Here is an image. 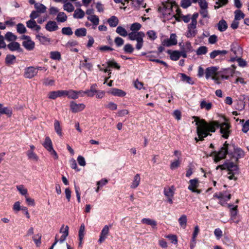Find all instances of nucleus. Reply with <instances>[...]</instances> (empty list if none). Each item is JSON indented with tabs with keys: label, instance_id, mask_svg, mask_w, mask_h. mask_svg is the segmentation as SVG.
Here are the masks:
<instances>
[{
	"label": "nucleus",
	"instance_id": "obj_1",
	"mask_svg": "<svg viewBox=\"0 0 249 249\" xmlns=\"http://www.w3.org/2000/svg\"><path fill=\"white\" fill-rule=\"evenodd\" d=\"M193 118L196 122V133L198 138L196 137V142L199 141H202L204 138L209 135H211L210 132H215L216 128H220V132L222 134V137L225 139H228L229 137L231 126L227 123L220 124L218 121H212L207 122L205 119H200L197 116H193Z\"/></svg>",
	"mask_w": 249,
	"mask_h": 249
},
{
	"label": "nucleus",
	"instance_id": "obj_2",
	"mask_svg": "<svg viewBox=\"0 0 249 249\" xmlns=\"http://www.w3.org/2000/svg\"><path fill=\"white\" fill-rule=\"evenodd\" d=\"M244 156V152L233 144H229L225 142L218 151H214L206 156Z\"/></svg>",
	"mask_w": 249,
	"mask_h": 249
},
{
	"label": "nucleus",
	"instance_id": "obj_3",
	"mask_svg": "<svg viewBox=\"0 0 249 249\" xmlns=\"http://www.w3.org/2000/svg\"><path fill=\"white\" fill-rule=\"evenodd\" d=\"M218 168H220L221 170L227 169L229 171L228 175H229L228 178L231 180L236 179L234 176L239 173V168L237 165L229 161H226L223 164L218 165L216 167V169Z\"/></svg>",
	"mask_w": 249,
	"mask_h": 249
},
{
	"label": "nucleus",
	"instance_id": "obj_4",
	"mask_svg": "<svg viewBox=\"0 0 249 249\" xmlns=\"http://www.w3.org/2000/svg\"><path fill=\"white\" fill-rule=\"evenodd\" d=\"M218 78L215 76L213 78V80L215 81H219L222 79H228L230 76H232L234 74V70H231L230 68L223 69L218 71Z\"/></svg>",
	"mask_w": 249,
	"mask_h": 249
},
{
	"label": "nucleus",
	"instance_id": "obj_5",
	"mask_svg": "<svg viewBox=\"0 0 249 249\" xmlns=\"http://www.w3.org/2000/svg\"><path fill=\"white\" fill-rule=\"evenodd\" d=\"M218 68L216 67H210L206 68L205 72V77L207 79H209L210 78H212L213 80V78L215 76L218 78V72L217 71Z\"/></svg>",
	"mask_w": 249,
	"mask_h": 249
},
{
	"label": "nucleus",
	"instance_id": "obj_6",
	"mask_svg": "<svg viewBox=\"0 0 249 249\" xmlns=\"http://www.w3.org/2000/svg\"><path fill=\"white\" fill-rule=\"evenodd\" d=\"M175 188L174 186L171 187H166L164 188V195L168 198V201L171 204H173V197L174 195Z\"/></svg>",
	"mask_w": 249,
	"mask_h": 249
},
{
	"label": "nucleus",
	"instance_id": "obj_7",
	"mask_svg": "<svg viewBox=\"0 0 249 249\" xmlns=\"http://www.w3.org/2000/svg\"><path fill=\"white\" fill-rule=\"evenodd\" d=\"M177 36L176 34L173 33L170 35L169 39H165L162 42L163 46L170 47L177 44Z\"/></svg>",
	"mask_w": 249,
	"mask_h": 249
},
{
	"label": "nucleus",
	"instance_id": "obj_8",
	"mask_svg": "<svg viewBox=\"0 0 249 249\" xmlns=\"http://www.w3.org/2000/svg\"><path fill=\"white\" fill-rule=\"evenodd\" d=\"M43 145L48 151L50 152V154L54 155V156H57L56 152L53 147L52 141L49 136L45 137Z\"/></svg>",
	"mask_w": 249,
	"mask_h": 249
},
{
	"label": "nucleus",
	"instance_id": "obj_9",
	"mask_svg": "<svg viewBox=\"0 0 249 249\" xmlns=\"http://www.w3.org/2000/svg\"><path fill=\"white\" fill-rule=\"evenodd\" d=\"M70 107L72 112L76 113L84 110L86 106L83 103L77 104L72 101L70 102Z\"/></svg>",
	"mask_w": 249,
	"mask_h": 249
},
{
	"label": "nucleus",
	"instance_id": "obj_10",
	"mask_svg": "<svg viewBox=\"0 0 249 249\" xmlns=\"http://www.w3.org/2000/svg\"><path fill=\"white\" fill-rule=\"evenodd\" d=\"M37 74V70L35 67L30 66L25 69L24 73V77L31 79Z\"/></svg>",
	"mask_w": 249,
	"mask_h": 249
},
{
	"label": "nucleus",
	"instance_id": "obj_11",
	"mask_svg": "<svg viewBox=\"0 0 249 249\" xmlns=\"http://www.w3.org/2000/svg\"><path fill=\"white\" fill-rule=\"evenodd\" d=\"M198 186V180L197 179L195 178L191 179L189 181V185L188 187V189L193 193H196L197 194H199L201 193V191L196 189Z\"/></svg>",
	"mask_w": 249,
	"mask_h": 249
},
{
	"label": "nucleus",
	"instance_id": "obj_12",
	"mask_svg": "<svg viewBox=\"0 0 249 249\" xmlns=\"http://www.w3.org/2000/svg\"><path fill=\"white\" fill-rule=\"evenodd\" d=\"M7 48L12 52L18 51L19 52H22V49L20 48V44L16 41L10 42L7 46Z\"/></svg>",
	"mask_w": 249,
	"mask_h": 249
},
{
	"label": "nucleus",
	"instance_id": "obj_13",
	"mask_svg": "<svg viewBox=\"0 0 249 249\" xmlns=\"http://www.w3.org/2000/svg\"><path fill=\"white\" fill-rule=\"evenodd\" d=\"M128 38L131 40H137L138 39L143 37L145 34L143 32H139L137 33L132 32L130 33L128 35Z\"/></svg>",
	"mask_w": 249,
	"mask_h": 249
},
{
	"label": "nucleus",
	"instance_id": "obj_14",
	"mask_svg": "<svg viewBox=\"0 0 249 249\" xmlns=\"http://www.w3.org/2000/svg\"><path fill=\"white\" fill-rule=\"evenodd\" d=\"M45 29L49 32H53L56 31L58 29V27L54 21H49L46 24Z\"/></svg>",
	"mask_w": 249,
	"mask_h": 249
},
{
	"label": "nucleus",
	"instance_id": "obj_15",
	"mask_svg": "<svg viewBox=\"0 0 249 249\" xmlns=\"http://www.w3.org/2000/svg\"><path fill=\"white\" fill-rule=\"evenodd\" d=\"M109 92L113 96L121 97H124L126 95V92L125 91L121 89L117 88L111 89Z\"/></svg>",
	"mask_w": 249,
	"mask_h": 249
},
{
	"label": "nucleus",
	"instance_id": "obj_16",
	"mask_svg": "<svg viewBox=\"0 0 249 249\" xmlns=\"http://www.w3.org/2000/svg\"><path fill=\"white\" fill-rule=\"evenodd\" d=\"M109 232V228L108 226L106 225L103 229L101 231L100 238L98 240V242L100 243H102L105 241V240L107 238V235L108 234Z\"/></svg>",
	"mask_w": 249,
	"mask_h": 249
},
{
	"label": "nucleus",
	"instance_id": "obj_17",
	"mask_svg": "<svg viewBox=\"0 0 249 249\" xmlns=\"http://www.w3.org/2000/svg\"><path fill=\"white\" fill-rule=\"evenodd\" d=\"M167 53L170 54V59L173 61H177L180 58V53L178 51L168 50Z\"/></svg>",
	"mask_w": 249,
	"mask_h": 249
},
{
	"label": "nucleus",
	"instance_id": "obj_18",
	"mask_svg": "<svg viewBox=\"0 0 249 249\" xmlns=\"http://www.w3.org/2000/svg\"><path fill=\"white\" fill-rule=\"evenodd\" d=\"M22 45L27 50L31 51L34 49L35 44V42L30 39H28L27 41H23Z\"/></svg>",
	"mask_w": 249,
	"mask_h": 249
},
{
	"label": "nucleus",
	"instance_id": "obj_19",
	"mask_svg": "<svg viewBox=\"0 0 249 249\" xmlns=\"http://www.w3.org/2000/svg\"><path fill=\"white\" fill-rule=\"evenodd\" d=\"M16 61V57L13 54H7L5 58V63L7 66L14 64Z\"/></svg>",
	"mask_w": 249,
	"mask_h": 249
},
{
	"label": "nucleus",
	"instance_id": "obj_20",
	"mask_svg": "<svg viewBox=\"0 0 249 249\" xmlns=\"http://www.w3.org/2000/svg\"><path fill=\"white\" fill-rule=\"evenodd\" d=\"M54 128L56 133L60 137L63 135L62 127L60 126V122L57 120H55L54 122Z\"/></svg>",
	"mask_w": 249,
	"mask_h": 249
},
{
	"label": "nucleus",
	"instance_id": "obj_21",
	"mask_svg": "<svg viewBox=\"0 0 249 249\" xmlns=\"http://www.w3.org/2000/svg\"><path fill=\"white\" fill-rule=\"evenodd\" d=\"M218 30L220 32H224L228 28V24L224 19L220 20L217 23Z\"/></svg>",
	"mask_w": 249,
	"mask_h": 249
},
{
	"label": "nucleus",
	"instance_id": "obj_22",
	"mask_svg": "<svg viewBox=\"0 0 249 249\" xmlns=\"http://www.w3.org/2000/svg\"><path fill=\"white\" fill-rule=\"evenodd\" d=\"M141 178L140 174H136L134 178V179L131 184L130 187L132 189L136 188L140 184Z\"/></svg>",
	"mask_w": 249,
	"mask_h": 249
},
{
	"label": "nucleus",
	"instance_id": "obj_23",
	"mask_svg": "<svg viewBox=\"0 0 249 249\" xmlns=\"http://www.w3.org/2000/svg\"><path fill=\"white\" fill-rule=\"evenodd\" d=\"M97 85L96 84H92L90 88V89H88L86 90V94L88 95V96L93 97L94 95V94L97 92V90L96 89Z\"/></svg>",
	"mask_w": 249,
	"mask_h": 249
},
{
	"label": "nucleus",
	"instance_id": "obj_24",
	"mask_svg": "<svg viewBox=\"0 0 249 249\" xmlns=\"http://www.w3.org/2000/svg\"><path fill=\"white\" fill-rule=\"evenodd\" d=\"M107 22L111 27H115L118 24L119 20L117 17L113 16L108 19Z\"/></svg>",
	"mask_w": 249,
	"mask_h": 249
},
{
	"label": "nucleus",
	"instance_id": "obj_25",
	"mask_svg": "<svg viewBox=\"0 0 249 249\" xmlns=\"http://www.w3.org/2000/svg\"><path fill=\"white\" fill-rule=\"evenodd\" d=\"M142 222L148 225H150L152 228H155L157 225V222L151 219L144 218L142 220Z\"/></svg>",
	"mask_w": 249,
	"mask_h": 249
},
{
	"label": "nucleus",
	"instance_id": "obj_26",
	"mask_svg": "<svg viewBox=\"0 0 249 249\" xmlns=\"http://www.w3.org/2000/svg\"><path fill=\"white\" fill-rule=\"evenodd\" d=\"M85 16V12L81 8H78L74 11L73 17L75 18H82Z\"/></svg>",
	"mask_w": 249,
	"mask_h": 249
},
{
	"label": "nucleus",
	"instance_id": "obj_27",
	"mask_svg": "<svg viewBox=\"0 0 249 249\" xmlns=\"http://www.w3.org/2000/svg\"><path fill=\"white\" fill-rule=\"evenodd\" d=\"M50 58L54 60H60L61 59V54L58 51H52L50 52Z\"/></svg>",
	"mask_w": 249,
	"mask_h": 249
},
{
	"label": "nucleus",
	"instance_id": "obj_28",
	"mask_svg": "<svg viewBox=\"0 0 249 249\" xmlns=\"http://www.w3.org/2000/svg\"><path fill=\"white\" fill-rule=\"evenodd\" d=\"M74 34L77 37L85 36L87 35V30L85 28H79L75 31Z\"/></svg>",
	"mask_w": 249,
	"mask_h": 249
},
{
	"label": "nucleus",
	"instance_id": "obj_29",
	"mask_svg": "<svg viewBox=\"0 0 249 249\" xmlns=\"http://www.w3.org/2000/svg\"><path fill=\"white\" fill-rule=\"evenodd\" d=\"M0 114H6L8 117H11L12 114V109L11 107H2L0 109Z\"/></svg>",
	"mask_w": 249,
	"mask_h": 249
},
{
	"label": "nucleus",
	"instance_id": "obj_30",
	"mask_svg": "<svg viewBox=\"0 0 249 249\" xmlns=\"http://www.w3.org/2000/svg\"><path fill=\"white\" fill-rule=\"evenodd\" d=\"M4 38L6 40L8 41L13 42L17 40V36L12 32H8L5 35Z\"/></svg>",
	"mask_w": 249,
	"mask_h": 249
},
{
	"label": "nucleus",
	"instance_id": "obj_31",
	"mask_svg": "<svg viewBox=\"0 0 249 249\" xmlns=\"http://www.w3.org/2000/svg\"><path fill=\"white\" fill-rule=\"evenodd\" d=\"M56 19L58 22H64L67 20V16L64 12H60L58 13Z\"/></svg>",
	"mask_w": 249,
	"mask_h": 249
},
{
	"label": "nucleus",
	"instance_id": "obj_32",
	"mask_svg": "<svg viewBox=\"0 0 249 249\" xmlns=\"http://www.w3.org/2000/svg\"><path fill=\"white\" fill-rule=\"evenodd\" d=\"M35 8L36 9V11L41 13H44L46 11V7L42 3H36L35 4Z\"/></svg>",
	"mask_w": 249,
	"mask_h": 249
},
{
	"label": "nucleus",
	"instance_id": "obj_33",
	"mask_svg": "<svg viewBox=\"0 0 249 249\" xmlns=\"http://www.w3.org/2000/svg\"><path fill=\"white\" fill-rule=\"evenodd\" d=\"M179 225L183 229H185L187 225V216L185 214L182 215L178 219Z\"/></svg>",
	"mask_w": 249,
	"mask_h": 249
},
{
	"label": "nucleus",
	"instance_id": "obj_34",
	"mask_svg": "<svg viewBox=\"0 0 249 249\" xmlns=\"http://www.w3.org/2000/svg\"><path fill=\"white\" fill-rule=\"evenodd\" d=\"M200 106L201 109L205 108L207 110H209L212 107V104L210 102L207 103L205 100H203L201 102Z\"/></svg>",
	"mask_w": 249,
	"mask_h": 249
},
{
	"label": "nucleus",
	"instance_id": "obj_35",
	"mask_svg": "<svg viewBox=\"0 0 249 249\" xmlns=\"http://www.w3.org/2000/svg\"><path fill=\"white\" fill-rule=\"evenodd\" d=\"M123 50L125 53L131 54L134 52V48L131 44L127 43L124 46Z\"/></svg>",
	"mask_w": 249,
	"mask_h": 249
},
{
	"label": "nucleus",
	"instance_id": "obj_36",
	"mask_svg": "<svg viewBox=\"0 0 249 249\" xmlns=\"http://www.w3.org/2000/svg\"><path fill=\"white\" fill-rule=\"evenodd\" d=\"M234 14L235 20H240L241 19H243L245 17V15L240 10L235 11Z\"/></svg>",
	"mask_w": 249,
	"mask_h": 249
},
{
	"label": "nucleus",
	"instance_id": "obj_37",
	"mask_svg": "<svg viewBox=\"0 0 249 249\" xmlns=\"http://www.w3.org/2000/svg\"><path fill=\"white\" fill-rule=\"evenodd\" d=\"M88 19L93 24V25L96 26L99 24V18L97 16L95 15H91L88 17Z\"/></svg>",
	"mask_w": 249,
	"mask_h": 249
},
{
	"label": "nucleus",
	"instance_id": "obj_38",
	"mask_svg": "<svg viewBox=\"0 0 249 249\" xmlns=\"http://www.w3.org/2000/svg\"><path fill=\"white\" fill-rule=\"evenodd\" d=\"M116 32L119 35L124 37L128 35L127 32L125 28L120 26L117 27L116 30Z\"/></svg>",
	"mask_w": 249,
	"mask_h": 249
},
{
	"label": "nucleus",
	"instance_id": "obj_39",
	"mask_svg": "<svg viewBox=\"0 0 249 249\" xmlns=\"http://www.w3.org/2000/svg\"><path fill=\"white\" fill-rule=\"evenodd\" d=\"M180 74L181 75V80L182 81L186 82L187 83L191 84V85L194 84V82L193 81L191 77L187 76V75H186L184 73H180Z\"/></svg>",
	"mask_w": 249,
	"mask_h": 249
},
{
	"label": "nucleus",
	"instance_id": "obj_40",
	"mask_svg": "<svg viewBox=\"0 0 249 249\" xmlns=\"http://www.w3.org/2000/svg\"><path fill=\"white\" fill-rule=\"evenodd\" d=\"M67 97L69 99L73 100H75L78 98V94H77L76 90L73 89L68 90Z\"/></svg>",
	"mask_w": 249,
	"mask_h": 249
},
{
	"label": "nucleus",
	"instance_id": "obj_41",
	"mask_svg": "<svg viewBox=\"0 0 249 249\" xmlns=\"http://www.w3.org/2000/svg\"><path fill=\"white\" fill-rule=\"evenodd\" d=\"M208 52V48L205 46L199 47L196 50V53L198 55L205 54Z\"/></svg>",
	"mask_w": 249,
	"mask_h": 249
},
{
	"label": "nucleus",
	"instance_id": "obj_42",
	"mask_svg": "<svg viewBox=\"0 0 249 249\" xmlns=\"http://www.w3.org/2000/svg\"><path fill=\"white\" fill-rule=\"evenodd\" d=\"M64 10L68 12H71L74 11V7L73 5L70 2L65 3L63 5Z\"/></svg>",
	"mask_w": 249,
	"mask_h": 249
},
{
	"label": "nucleus",
	"instance_id": "obj_43",
	"mask_svg": "<svg viewBox=\"0 0 249 249\" xmlns=\"http://www.w3.org/2000/svg\"><path fill=\"white\" fill-rule=\"evenodd\" d=\"M17 32L20 34H24L26 32V29L22 23H18L17 25Z\"/></svg>",
	"mask_w": 249,
	"mask_h": 249
},
{
	"label": "nucleus",
	"instance_id": "obj_44",
	"mask_svg": "<svg viewBox=\"0 0 249 249\" xmlns=\"http://www.w3.org/2000/svg\"><path fill=\"white\" fill-rule=\"evenodd\" d=\"M185 51L188 52H192L193 51L192 46L189 41L185 42L183 48H182L181 51Z\"/></svg>",
	"mask_w": 249,
	"mask_h": 249
},
{
	"label": "nucleus",
	"instance_id": "obj_45",
	"mask_svg": "<svg viewBox=\"0 0 249 249\" xmlns=\"http://www.w3.org/2000/svg\"><path fill=\"white\" fill-rule=\"evenodd\" d=\"M107 63L108 67L115 68L117 70L120 69V66H119L114 60H109Z\"/></svg>",
	"mask_w": 249,
	"mask_h": 249
},
{
	"label": "nucleus",
	"instance_id": "obj_46",
	"mask_svg": "<svg viewBox=\"0 0 249 249\" xmlns=\"http://www.w3.org/2000/svg\"><path fill=\"white\" fill-rule=\"evenodd\" d=\"M17 189L19 192L20 194L22 195L27 196V189H26L23 185H20L17 186Z\"/></svg>",
	"mask_w": 249,
	"mask_h": 249
},
{
	"label": "nucleus",
	"instance_id": "obj_47",
	"mask_svg": "<svg viewBox=\"0 0 249 249\" xmlns=\"http://www.w3.org/2000/svg\"><path fill=\"white\" fill-rule=\"evenodd\" d=\"M163 6L162 7L160 6L158 8V11L159 12H162V14L164 16L165 15L167 14V10L168 9V6L167 4H162Z\"/></svg>",
	"mask_w": 249,
	"mask_h": 249
},
{
	"label": "nucleus",
	"instance_id": "obj_48",
	"mask_svg": "<svg viewBox=\"0 0 249 249\" xmlns=\"http://www.w3.org/2000/svg\"><path fill=\"white\" fill-rule=\"evenodd\" d=\"M132 5L137 9H139L143 3V0H132Z\"/></svg>",
	"mask_w": 249,
	"mask_h": 249
},
{
	"label": "nucleus",
	"instance_id": "obj_49",
	"mask_svg": "<svg viewBox=\"0 0 249 249\" xmlns=\"http://www.w3.org/2000/svg\"><path fill=\"white\" fill-rule=\"evenodd\" d=\"M61 32L62 34L67 36H71L73 34L71 28L70 27H63L62 29Z\"/></svg>",
	"mask_w": 249,
	"mask_h": 249
},
{
	"label": "nucleus",
	"instance_id": "obj_50",
	"mask_svg": "<svg viewBox=\"0 0 249 249\" xmlns=\"http://www.w3.org/2000/svg\"><path fill=\"white\" fill-rule=\"evenodd\" d=\"M105 107L111 110H115L117 109V105L113 102H110L107 104L105 105Z\"/></svg>",
	"mask_w": 249,
	"mask_h": 249
},
{
	"label": "nucleus",
	"instance_id": "obj_51",
	"mask_svg": "<svg viewBox=\"0 0 249 249\" xmlns=\"http://www.w3.org/2000/svg\"><path fill=\"white\" fill-rule=\"evenodd\" d=\"M191 0H181L180 1V6L184 9L187 8L191 5Z\"/></svg>",
	"mask_w": 249,
	"mask_h": 249
},
{
	"label": "nucleus",
	"instance_id": "obj_52",
	"mask_svg": "<svg viewBox=\"0 0 249 249\" xmlns=\"http://www.w3.org/2000/svg\"><path fill=\"white\" fill-rule=\"evenodd\" d=\"M69 228L68 226H66L65 227L64 225H63L62 226L60 230V232L62 233L63 235L67 237L69 235Z\"/></svg>",
	"mask_w": 249,
	"mask_h": 249
},
{
	"label": "nucleus",
	"instance_id": "obj_53",
	"mask_svg": "<svg viewBox=\"0 0 249 249\" xmlns=\"http://www.w3.org/2000/svg\"><path fill=\"white\" fill-rule=\"evenodd\" d=\"M146 34L152 40H154L157 38L156 33L153 30L148 31Z\"/></svg>",
	"mask_w": 249,
	"mask_h": 249
},
{
	"label": "nucleus",
	"instance_id": "obj_54",
	"mask_svg": "<svg viewBox=\"0 0 249 249\" xmlns=\"http://www.w3.org/2000/svg\"><path fill=\"white\" fill-rule=\"evenodd\" d=\"M228 2V0H218L217 1L215 2L216 4L218 5V6H214V9H217L219 7L227 4Z\"/></svg>",
	"mask_w": 249,
	"mask_h": 249
},
{
	"label": "nucleus",
	"instance_id": "obj_55",
	"mask_svg": "<svg viewBox=\"0 0 249 249\" xmlns=\"http://www.w3.org/2000/svg\"><path fill=\"white\" fill-rule=\"evenodd\" d=\"M114 42L117 47L122 46L124 43V40L120 37H116L114 39Z\"/></svg>",
	"mask_w": 249,
	"mask_h": 249
},
{
	"label": "nucleus",
	"instance_id": "obj_56",
	"mask_svg": "<svg viewBox=\"0 0 249 249\" xmlns=\"http://www.w3.org/2000/svg\"><path fill=\"white\" fill-rule=\"evenodd\" d=\"M36 21L34 19H31L26 22L27 27L31 29H34L35 27L36 26Z\"/></svg>",
	"mask_w": 249,
	"mask_h": 249
},
{
	"label": "nucleus",
	"instance_id": "obj_57",
	"mask_svg": "<svg viewBox=\"0 0 249 249\" xmlns=\"http://www.w3.org/2000/svg\"><path fill=\"white\" fill-rule=\"evenodd\" d=\"M85 225L84 224H82L80 226L79 230V233H78V236L79 238L83 239L84 234H85Z\"/></svg>",
	"mask_w": 249,
	"mask_h": 249
},
{
	"label": "nucleus",
	"instance_id": "obj_58",
	"mask_svg": "<svg viewBox=\"0 0 249 249\" xmlns=\"http://www.w3.org/2000/svg\"><path fill=\"white\" fill-rule=\"evenodd\" d=\"M142 27V25L140 23L138 22H135L133 23L131 27H130V30L132 31H137L139 30Z\"/></svg>",
	"mask_w": 249,
	"mask_h": 249
},
{
	"label": "nucleus",
	"instance_id": "obj_59",
	"mask_svg": "<svg viewBox=\"0 0 249 249\" xmlns=\"http://www.w3.org/2000/svg\"><path fill=\"white\" fill-rule=\"evenodd\" d=\"M36 38H38L39 41L43 44L46 43V42H50V39L49 38H47V37L45 36H41L39 35H37L36 36Z\"/></svg>",
	"mask_w": 249,
	"mask_h": 249
},
{
	"label": "nucleus",
	"instance_id": "obj_60",
	"mask_svg": "<svg viewBox=\"0 0 249 249\" xmlns=\"http://www.w3.org/2000/svg\"><path fill=\"white\" fill-rule=\"evenodd\" d=\"M58 92V90L51 91L48 94V97L51 99H55L57 97H59Z\"/></svg>",
	"mask_w": 249,
	"mask_h": 249
},
{
	"label": "nucleus",
	"instance_id": "obj_61",
	"mask_svg": "<svg viewBox=\"0 0 249 249\" xmlns=\"http://www.w3.org/2000/svg\"><path fill=\"white\" fill-rule=\"evenodd\" d=\"M198 2L201 9L208 8V3L206 0H199Z\"/></svg>",
	"mask_w": 249,
	"mask_h": 249
},
{
	"label": "nucleus",
	"instance_id": "obj_62",
	"mask_svg": "<svg viewBox=\"0 0 249 249\" xmlns=\"http://www.w3.org/2000/svg\"><path fill=\"white\" fill-rule=\"evenodd\" d=\"M41 235L39 234L36 235L33 237V239L37 247L39 246L41 244Z\"/></svg>",
	"mask_w": 249,
	"mask_h": 249
},
{
	"label": "nucleus",
	"instance_id": "obj_63",
	"mask_svg": "<svg viewBox=\"0 0 249 249\" xmlns=\"http://www.w3.org/2000/svg\"><path fill=\"white\" fill-rule=\"evenodd\" d=\"M197 31L195 29H188V33H187L186 36L188 38L194 37L196 34Z\"/></svg>",
	"mask_w": 249,
	"mask_h": 249
},
{
	"label": "nucleus",
	"instance_id": "obj_64",
	"mask_svg": "<svg viewBox=\"0 0 249 249\" xmlns=\"http://www.w3.org/2000/svg\"><path fill=\"white\" fill-rule=\"evenodd\" d=\"M249 130V119L243 125L242 131L247 133Z\"/></svg>",
	"mask_w": 249,
	"mask_h": 249
}]
</instances>
